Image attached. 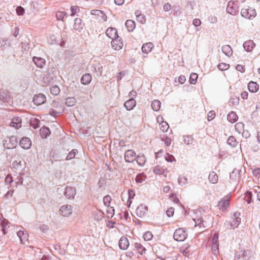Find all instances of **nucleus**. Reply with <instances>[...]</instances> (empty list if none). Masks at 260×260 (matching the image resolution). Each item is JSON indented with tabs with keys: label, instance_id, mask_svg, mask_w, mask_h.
I'll return each mask as SVG.
<instances>
[{
	"label": "nucleus",
	"instance_id": "nucleus-1",
	"mask_svg": "<svg viewBox=\"0 0 260 260\" xmlns=\"http://www.w3.org/2000/svg\"><path fill=\"white\" fill-rule=\"evenodd\" d=\"M241 16L247 19H252L256 16V13L255 9L248 7L242 9L241 11Z\"/></svg>",
	"mask_w": 260,
	"mask_h": 260
},
{
	"label": "nucleus",
	"instance_id": "nucleus-2",
	"mask_svg": "<svg viewBox=\"0 0 260 260\" xmlns=\"http://www.w3.org/2000/svg\"><path fill=\"white\" fill-rule=\"evenodd\" d=\"M240 213L239 212H235L233 214L232 217L233 218V221L230 223L228 222H226L224 223V225L227 226V228L229 227V224H230L231 229H235L237 228L238 225L241 222V218L240 217Z\"/></svg>",
	"mask_w": 260,
	"mask_h": 260
},
{
	"label": "nucleus",
	"instance_id": "nucleus-3",
	"mask_svg": "<svg viewBox=\"0 0 260 260\" xmlns=\"http://www.w3.org/2000/svg\"><path fill=\"white\" fill-rule=\"evenodd\" d=\"M187 234L185 231L182 228H179L175 230L174 234V239L177 241H183L187 237Z\"/></svg>",
	"mask_w": 260,
	"mask_h": 260
},
{
	"label": "nucleus",
	"instance_id": "nucleus-4",
	"mask_svg": "<svg viewBox=\"0 0 260 260\" xmlns=\"http://www.w3.org/2000/svg\"><path fill=\"white\" fill-rule=\"evenodd\" d=\"M17 144L18 140L16 137L12 136L5 139L4 145L7 149H12L15 148Z\"/></svg>",
	"mask_w": 260,
	"mask_h": 260
},
{
	"label": "nucleus",
	"instance_id": "nucleus-5",
	"mask_svg": "<svg viewBox=\"0 0 260 260\" xmlns=\"http://www.w3.org/2000/svg\"><path fill=\"white\" fill-rule=\"evenodd\" d=\"M238 11L237 4L233 1H230L227 5L226 12L230 14L236 15Z\"/></svg>",
	"mask_w": 260,
	"mask_h": 260
},
{
	"label": "nucleus",
	"instance_id": "nucleus-6",
	"mask_svg": "<svg viewBox=\"0 0 260 260\" xmlns=\"http://www.w3.org/2000/svg\"><path fill=\"white\" fill-rule=\"evenodd\" d=\"M230 203V198L229 196H225L218 202L217 206L219 209L224 211L229 206Z\"/></svg>",
	"mask_w": 260,
	"mask_h": 260
},
{
	"label": "nucleus",
	"instance_id": "nucleus-7",
	"mask_svg": "<svg viewBox=\"0 0 260 260\" xmlns=\"http://www.w3.org/2000/svg\"><path fill=\"white\" fill-rule=\"evenodd\" d=\"M136 153L132 149L126 150L124 153V159L128 162H133L136 159Z\"/></svg>",
	"mask_w": 260,
	"mask_h": 260
},
{
	"label": "nucleus",
	"instance_id": "nucleus-8",
	"mask_svg": "<svg viewBox=\"0 0 260 260\" xmlns=\"http://www.w3.org/2000/svg\"><path fill=\"white\" fill-rule=\"evenodd\" d=\"M111 45L112 47L116 50L121 49L123 46V42L121 39L118 36L112 40Z\"/></svg>",
	"mask_w": 260,
	"mask_h": 260
},
{
	"label": "nucleus",
	"instance_id": "nucleus-9",
	"mask_svg": "<svg viewBox=\"0 0 260 260\" xmlns=\"http://www.w3.org/2000/svg\"><path fill=\"white\" fill-rule=\"evenodd\" d=\"M46 98L44 94L42 93L38 94L34 96L33 102L37 106L42 105L46 102Z\"/></svg>",
	"mask_w": 260,
	"mask_h": 260
},
{
	"label": "nucleus",
	"instance_id": "nucleus-10",
	"mask_svg": "<svg viewBox=\"0 0 260 260\" xmlns=\"http://www.w3.org/2000/svg\"><path fill=\"white\" fill-rule=\"evenodd\" d=\"M148 211L147 207L144 204H140L136 209V214L138 216L142 217L144 216Z\"/></svg>",
	"mask_w": 260,
	"mask_h": 260
},
{
	"label": "nucleus",
	"instance_id": "nucleus-11",
	"mask_svg": "<svg viewBox=\"0 0 260 260\" xmlns=\"http://www.w3.org/2000/svg\"><path fill=\"white\" fill-rule=\"evenodd\" d=\"M61 214L64 216L68 217L70 216L72 212V209L71 205H66L62 206L60 208Z\"/></svg>",
	"mask_w": 260,
	"mask_h": 260
},
{
	"label": "nucleus",
	"instance_id": "nucleus-12",
	"mask_svg": "<svg viewBox=\"0 0 260 260\" xmlns=\"http://www.w3.org/2000/svg\"><path fill=\"white\" fill-rule=\"evenodd\" d=\"M90 13L91 15L97 16L99 18L100 20L102 22H105L107 20V16L102 11L100 10H92L91 11Z\"/></svg>",
	"mask_w": 260,
	"mask_h": 260
},
{
	"label": "nucleus",
	"instance_id": "nucleus-13",
	"mask_svg": "<svg viewBox=\"0 0 260 260\" xmlns=\"http://www.w3.org/2000/svg\"><path fill=\"white\" fill-rule=\"evenodd\" d=\"M19 145L22 148L28 149L31 146V142L29 138L23 137L20 140Z\"/></svg>",
	"mask_w": 260,
	"mask_h": 260
},
{
	"label": "nucleus",
	"instance_id": "nucleus-14",
	"mask_svg": "<svg viewBox=\"0 0 260 260\" xmlns=\"http://www.w3.org/2000/svg\"><path fill=\"white\" fill-rule=\"evenodd\" d=\"M76 188L73 187H66L64 194L68 199H73L76 194Z\"/></svg>",
	"mask_w": 260,
	"mask_h": 260
},
{
	"label": "nucleus",
	"instance_id": "nucleus-15",
	"mask_svg": "<svg viewBox=\"0 0 260 260\" xmlns=\"http://www.w3.org/2000/svg\"><path fill=\"white\" fill-rule=\"evenodd\" d=\"M193 220L195 223V226H199L200 228H205V226L204 224L203 217L201 215L198 214L197 212L196 214L195 217L193 218Z\"/></svg>",
	"mask_w": 260,
	"mask_h": 260
},
{
	"label": "nucleus",
	"instance_id": "nucleus-16",
	"mask_svg": "<svg viewBox=\"0 0 260 260\" xmlns=\"http://www.w3.org/2000/svg\"><path fill=\"white\" fill-rule=\"evenodd\" d=\"M17 236L19 238L20 241L22 244H24L27 241L28 239V234L26 231H19L17 233Z\"/></svg>",
	"mask_w": 260,
	"mask_h": 260
},
{
	"label": "nucleus",
	"instance_id": "nucleus-17",
	"mask_svg": "<svg viewBox=\"0 0 260 260\" xmlns=\"http://www.w3.org/2000/svg\"><path fill=\"white\" fill-rule=\"evenodd\" d=\"M129 245V243L126 237L123 236L120 239L119 241V246L121 249H127Z\"/></svg>",
	"mask_w": 260,
	"mask_h": 260
},
{
	"label": "nucleus",
	"instance_id": "nucleus-18",
	"mask_svg": "<svg viewBox=\"0 0 260 260\" xmlns=\"http://www.w3.org/2000/svg\"><path fill=\"white\" fill-rule=\"evenodd\" d=\"M21 119L19 117H14L11 120L10 126L11 127H15L16 128H19L21 127Z\"/></svg>",
	"mask_w": 260,
	"mask_h": 260
},
{
	"label": "nucleus",
	"instance_id": "nucleus-19",
	"mask_svg": "<svg viewBox=\"0 0 260 260\" xmlns=\"http://www.w3.org/2000/svg\"><path fill=\"white\" fill-rule=\"evenodd\" d=\"M255 45L252 40H248L245 41L243 44V47L245 51L247 52H251L252 51L253 48L255 47Z\"/></svg>",
	"mask_w": 260,
	"mask_h": 260
},
{
	"label": "nucleus",
	"instance_id": "nucleus-20",
	"mask_svg": "<svg viewBox=\"0 0 260 260\" xmlns=\"http://www.w3.org/2000/svg\"><path fill=\"white\" fill-rule=\"evenodd\" d=\"M106 33L107 36L112 40L118 36L117 30L115 28H108L107 29Z\"/></svg>",
	"mask_w": 260,
	"mask_h": 260
},
{
	"label": "nucleus",
	"instance_id": "nucleus-21",
	"mask_svg": "<svg viewBox=\"0 0 260 260\" xmlns=\"http://www.w3.org/2000/svg\"><path fill=\"white\" fill-rule=\"evenodd\" d=\"M32 60L38 67L41 68H43L46 63L45 60L41 57L35 56L33 57Z\"/></svg>",
	"mask_w": 260,
	"mask_h": 260
},
{
	"label": "nucleus",
	"instance_id": "nucleus-22",
	"mask_svg": "<svg viewBox=\"0 0 260 260\" xmlns=\"http://www.w3.org/2000/svg\"><path fill=\"white\" fill-rule=\"evenodd\" d=\"M230 177L232 182H237L240 178V171L237 169H234L230 174Z\"/></svg>",
	"mask_w": 260,
	"mask_h": 260
},
{
	"label": "nucleus",
	"instance_id": "nucleus-23",
	"mask_svg": "<svg viewBox=\"0 0 260 260\" xmlns=\"http://www.w3.org/2000/svg\"><path fill=\"white\" fill-rule=\"evenodd\" d=\"M136 106V101L133 98L127 100L124 104V106L127 110H132Z\"/></svg>",
	"mask_w": 260,
	"mask_h": 260
},
{
	"label": "nucleus",
	"instance_id": "nucleus-24",
	"mask_svg": "<svg viewBox=\"0 0 260 260\" xmlns=\"http://www.w3.org/2000/svg\"><path fill=\"white\" fill-rule=\"evenodd\" d=\"M154 47L153 44L152 43H147L143 45L142 47V51L143 53H146L147 54L149 52H150Z\"/></svg>",
	"mask_w": 260,
	"mask_h": 260
},
{
	"label": "nucleus",
	"instance_id": "nucleus-25",
	"mask_svg": "<svg viewBox=\"0 0 260 260\" xmlns=\"http://www.w3.org/2000/svg\"><path fill=\"white\" fill-rule=\"evenodd\" d=\"M83 24L80 18H76L74 20V28L77 31H80L83 28Z\"/></svg>",
	"mask_w": 260,
	"mask_h": 260
},
{
	"label": "nucleus",
	"instance_id": "nucleus-26",
	"mask_svg": "<svg viewBox=\"0 0 260 260\" xmlns=\"http://www.w3.org/2000/svg\"><path fill=\"white\" fill-rule=\"evenodd\" d=\"M258 85L255 82L250 81L248 84V90L252 93L256 92L258 90Z\"/></svg>",
	"mask_w": 260,
	"mask_h": 260
},
{
	"label": "nucleus",
	"instance_id": "nucleus-27",
	"mask_svg": "<svg viewBox=\"0 0 260 260\" xmlns=\"http://www.w3.org/2000/svg\"><path fill=\"white\" fill-rule=\"evenodd\" d=\"M223 53L228 57L231 56L233 54V50L231 47L229 45H224L221 48Z\"/></svg>",
	"mask_w": 260,
	"mask_h": 260
},
{
	"label": "nucleus",
	"instance_id": "nucleus-28",
	"mask_svg": "<svg viewBox=\"0 0 260 260\" xmlns=\"http://www.w3.org/2000/svg\"><path fill=\"white\" fill-rule=\"evenodd\" d=\"M92 79L91 76L89 74L83 75L81 78V82L83 85H88Z\"/></svg>",
	"mask_w": 260,
	"mask_h": 260
},
{
	"label": "nucleus",
	"instance_id": "nucleus-29",
	"mask_svg": "<svg viewBox=\"0 0 260 260\" xmlns=\"http://www.w3.org/2000/svg\"><path fill=\"white\" fill-rule=\"evenodd\" d=\"M40 134L42 138H46L50 135V131L47 127L43 126L40 129Z\"/></svg>",
	"mask_w": 260,
	"mask_h": 260
},
{
	"label": "nucleus",
	"instance_id": "nucleus-30",
	"mask_svg": "<svg viewBox=\"0 0 260 260\" xmlns=\"http://www.w3.org/2000/svg\"><path fill=\"white\" fill-rule=\"evenodd\" d=\"M208 179L210 182L212 184H216L218 182V177L214 172H212L209 174Z\"/></svg>",
	"mask_w": 260,
	"mask_h": 260
},
{
	"label": "nucleus",
	"instance_id": "nucleus-31",
	"mask_svg": "<svg viewBox=\"0 0 260 260\" xmlns=\"http://www.w3.org/2000/svg\"><path fill=\"white\" fill-rule=\"evenodd\" d=\"M125 25L128 31H133L136 26L135 22L132 20H126Z\"/></svg>",
	"mask_w": 260,
	"mask_h": 260
},
{
	"label": "nucleus",
	"instance_id": "nucleus-32",
	"mask_svg": "<svg viewBox=\"0 0 260 260\" xmlns=\"http://www.w3.org/2000/svg\"><path fill=\"white\" fill-rule=\"evenodd\" d=\"M228 120L231 123L235 122L238 119V116L235 112H231L227 116Z\"/></svg>",
	"mask_w": 260,
	"mask_h": 260
},
{
	"label": "nucleus",
	"instance_id": "nucleus-33",
	"mask_svg": "<svg viewBox=\"0 0 260 260\" xmlns=\"http://www.w3.org/2000/svg\"><path fill=\"white\" fill-rule=\"evenodd\" d=\"M136 159L137 164L140 166H143L146 162V158L143 154H139Z\"/></svg>",
	"mask_w": 260,
	"mask_h": 260
},
{
	"label": "nucleus",
	"instance_id": "nucleus-34",
	"mask_svg": "<svg viewBox=\"0 0 260 260\" xmlns=\"http://www.w3.org/2000/svg\"><path fill=\"white\" fill-rule=\"evenodd\" d=\"M76 99L74 97H69L66 99L65 104L68 107H72L76 104Z\"/></svg>",
	"mask_w": 260,
	"mask_h": 260
},
{
	"label": "nucleus",
	"instance_id": "nucleus-35",
	"mask_svg": "<svg viewBox=\"0 0 260 260\" xmlns=\"http://www.w3.org/2000/svg\"><path fill=\"white\" fill-rule=\"evenodd\" d=\"M160 102L157 100H154L151 103V107L155 111H158L160 109Z\"/></svg>",
	"mask_w": 260,
	"mask_h": 260
},
{
	"label": "nucleus",
	"instance_id": "nucleus-36",
	"mask_svg": "<svg viewBox=\"0 0 260 260\" xmlns=\"http://www.w3.org/2000/svg\"><path fill=\"white\" fill-rule=\"evenodd\" d=\"M227 144L232 147H235L237 144V142L235 137L230 136L229 137L227 140Z\"/></svg>",
	"mask_w": 260,
	"mask_h": 260
},
{
	"label": "nucleus",
	"instance_id": "nucleus-37",
	"mask_svg": "<svg viewBox=\"0 0 260 260\" xmlns=\"http://www.w3.org/2000/svg\"><path fill=\"white\" fill-rule=\"evenodd\" d=\"M135 247L138 250V252L141 254H143V253L145 252L146 249L145 248L141 245V244L139 243H135Z\"/></svg>",
	"mask_w": 260,
	"mask_h": 260
},
{
	"label": "nucleus",
	"instance_id": "nucleus-38",
	"mask_svg": "<svg viewBox=\"0 0 260 260\" xmlns=\"http://www.w3.org/2000/svg\"><path fill=\"white\" fill-rule=\"evenodd\" d=\"M50 92L54 95H58L60 92V89L58 86L55 85L52 86L50 88Z\"/></svg>",
	"mask_w": 260,
	"mask_h": 260
},
{
	"label": "nucleus",
	"instance_id": "nucleus-39",
	"mask_svg": "<svg viewBox=\"0 0 260 260\" xmlns=\"http://www.w3.org/2000/svg\"><path fill=\"white\" fill-rule=\"evenodd\" d=\"M67 14L64 11H57L56 13V17L58 20H63L64 17Z\"/></svg>",
	"mask_w": 260,
	"mask_h": 260
},
{
	"label": "nucleus",
	"instance_id": "nucleus-40",
	"mask_svg": "<svg viewBox=\"0 0 260 260\" xmlns=\"http://www.w3.org/2000/svg\"><path fill=\"white\" fill-rule=\"evenodd\" d=\"M160 125V129L163 132H166L169 128V124L166 121H162Z\"/></svg>",
	"mask_w": 260,
	"mask_h": 260
},
{
	"label": "nucleus",
	"instance_id": "nucleus-41",
	"mask_svg": "<svg viewBox=\"0 0 260 260\" xmlns=\"http://www.w3.org/2000/svg\"><path fill=\"white\" fill-rule=\"evenodd\" d=\"M178 182L179 185H184L187 183V179L185 176H180L178 178Z\"/></svg>",
	"mask_w": 260,
	"mask_h": 260
},
{
	"label": "nucleus",
	"instance_id": "nucleus-42",
	"mask_svg": "<svg viewBox=\"0 0 260 260\" xmlns=\"http://www.w3.org/2000/svg\"><path fill=\"white\" fill-rule=\"evenodd\" d=\"M78 150L77 149H73L67 156L66 159L70 160L74 158Z\"/></svg>",
	"mask_w": 260,
	"mask_h": 260
},
{
	"label": "nucleus",
	"instance_id": "nucleus-43",
	"mask_svg": "<svg viewBox=\"0 0 260 260\" xmlns=\"http://www.w3.org/2000/svg\"><path fill=\"white\" fill-rule=\"evenodd\" d=\"M198 76L196 73H191L190 75L189 82L192 84H195Z\"/></svg>",
	"mask_w": 260,
	"mask_h": 260
},
{
	"label": "nucleus",
	"instance_id": "nucleus-44",
	"mask_svg": "<svg viewBox=\"0 0 260 260\" xmlns=\"http://www.w3.org/2000/svg\"><path fill=\"white\" fill-rule=\"evenodd\" d=\"M107 216L108 218H112L114 215V209L113 207H107Z\"/></svg>",
	"mask_w": 260,
	"mask_h": 260
},
{
	"label": "nucleus",
	"instance_id": "nucleus-45",
	"mask_svg": "<svg viewBox=\"0 0 260 260\" xmlns=\"http://www.w3.org/2000/svg\"><path fill=\"white\" fill-rule=\"evenodd\" d=\"M111 201V198L110 196L107 195L103 198V203L107 207H109Z\"/></svg>",
	"mask_w": 260,
	"mask_h": 260
},
{
	"label": "nucleus",
	"instance_id": "nucleus-46",
	"mask_svg": "<svg viewBox=\"0 0 260 260\" xmlns=\"http://www.w3.org/2000/svg\"><path fill=\"white\" fill-rule=\"evenodd\" d=\"M193 138L191 136H184L183 138V141L185 144L187 145H189L190 144H191L193 142Z\"/></svg>",
	"mask_w": 260,
	"mask_h": 260
},
{
	"label": "nucleus",
	"instance_id": "nucleus-47",
	"mask_svg": "<svg viewBox=\"0 0 260 260\" xmlns=\"http://www.w3.org/2000/svg\"><path fill=\"white\" fill-rule=\"evenodd\" d=\"M56 41V37L54 35H50L49 36L47 39V41L49 44H53Z\"/></svg>",
	"mask_w": 260,
	"mask_h": 260
},
{
	"label": "nucleus",
	"instance_id": "nucleus-48",
	"mask_svg": "<svg viewBox=\"0 0 260 260\" xmlns=\"http://www.w3.org/2000/svg\"><path fill=\"white\" fill-rule=\"evenodd\" d=\"M153 235L150 232H147L143 235V238L145 241H149L152 239Z\"/></svg>",
	"mask_w": 260,
	"mask_h": 260
},
{
	"label": "nucleus",
	"instance_id": "nucleus-49",
	"mask_svg": "<svg viewBox=\"0 0 260 260\" xmlns=\"http://www.w3.org/2000/svg\"><path fill=\"white\" fill-rule=\"evenodd\" d=\"M218 69L221 71H224L230 68V65L225 63H220L218 65Z\"/></svg>",
	"mask_w": 260,
	"mask_h": 260
},
{
	"label": "nucleus",
	"instance_id": "nucleus-50",
	"mask_svg": "<svg viewBox=\"0 0 260 260\" xmlns=\"http://www.w3.org/2000/svg\"><path fill=\"white\" fill-rule=\"evenodd\" d=\"M71 10V15L72 16H73L75 15V14L76 13H78L80 9L79 8V7L75 6H72Z\"/></svg>",
	"mask_w": 260,
	"mask_h": 260
},
{
	"label": "nucleus",
	"instance_id": "nucleus-51",
	"mask_svg": "<svg viewBox=\"0 0 260 260\" xmlns=\"http://www.w3.org/2000/svg\"><path fill=\"white\" fill-rule=\"evenodd\" d=\"M181 251L182 253V254L185 256H187L189 255V250L187 246L182 247V248L181 249Z\"/></svg>",
	"mask_w": 260,
	"mask_h": 260
},
{
	"label": "nucleus",
	"instance_id": "nucleus-52",
	"mask_svg": "<svg viewBox=\"0 0 260 260\" xmlns=\"http://www.w3.org/2000/svg\"><path fill=\"white\" fill-rule=\"evenodd\" d=\"M251 254V251L249 250H244L243 253V257L245 260H248Z\"/></svg>",
	"mask_w": 260,
	"mask_h": 260
},
{
	"label": "nucleus",
	"instance_id": "nucleus-53",
	"mask_svg": "<svg viewBox=\"0 0 260 260\" xmlns=\"http://www.w3.org/2000/svg\"><path fill=\"white\" fill-rule=\"evenodd\" d=\"M21 160L19 159L14 160L12 162L13 167L16 169H18L21 166Z\"/></svg>",
	"mask_w": 260,
	"mask_h": 260
},
{
	"label": "nucleus",
	"instance_id": "nucleus-54",
	"mask_svg": "<svg viewBox=\"0 0 260 260\" xmlns=\"http://www.w3.org/2000/svg\"><path fill=\"white\" fill-rule=\"evenodd\" d=\"M136 19L138 22H139L140 23H141L142 24L145 23V21H146V19H145V16L142 15L136 17Z\"/></svg>",
	"mask_w": 260,
	"mask_h": 260
},
{
	"label": "nucleus",
	"instance_id": "nucleus-55",
	"mask_svg": "<svg viewBox=\"0 0 260 260\" xmlns=\"http://www.w3.org/2000/svg\"><path fill=\"white\" fill-rule=\"evenodd\" d=\"M215 116V113L213 111H211L208 113L207 119L208 121H210V120H212L214 118Z\"/></svg>",
	"mask_w": 260,
	"mask_h": 260
},
{
	"label": "nucleus",
	"instance_id": "nucleus-56",
	"mask_svg": "<svg viewBox=\"0 0 260 260\" xmlns=\"http://www.w3.org/2000/svg\"><path fill=\"white\" fill-rule=\"evenodd\" d=\"M94 69L93 70L95 72H99L100 75H102V67L100 66V65L98 66H93L92 67Z\"/></svg>",
	"mask_w": 260,
	"mask_h": 260
},
{
	"label": "nucleus",
	"instance_id": "nucleus-57",
	"mask_svg": "<svg viewBox=\"0 0 260 260\" xmlns=\"http://www.w3.org/2000/svg\"><path fill=\"white\" fill-rule=\"evenodd\" d=\"M165 159L168 162H173L175 160L174 156L169 154H167L165 156Z\"/></svg>",
	"mask_w": 260,
	"mask_h": 260
},
{
	"label": "nucleus",
	"instance_id": "nucleus-58",
	"mask_svg": "<svg viewBox=\"0 0 260 260\" xmlns=\"http://www.w3.org/2000/svg\"><path fill=\"white\" fill-rule=\"evenodd\" d=\"M174 212V209L173 208H169L166 211L167 216L169 217L173 216Z\"/></svg>",
	"mask_w": 260,
	"mask_h": 260
},
{
	"label": "nucleus",
	"instance_id": "nucleus-59",
	"mask_svg": "<svg viewBox=\"0 0 260 260\" xmlns=\"http://www.w3.org/2000/svg\"><path fill=\"white\" fill-rule=\"evenodd\" d=\"M244 124L242 123H237L235 124V129L240 133L241 130L243 128Z\"/></svg>",
	"mask_w": 260,
	"mask_h": 260
},
{
	"label": "nucleus",
	"instance_id": "nucleus-60",
	"mask_svg": "<svg viewBox=\"0 0 260 260\" xmlns=\"http://www.w3.org/2000/svg\"><path fill=\"white\" fill-rule=\"evenodd\" d=\"M162 140L164 141L167 146H170L171 143V139L167 137H163Z\"/></svg>",
	"mask_w": 260,
	"mask_h": 260
},
{
	"label": "nucleus",
	"instance_id": "nucleus-61",
	"mask_svg": "<svg viewBox=\"0 0 260 260\" xmlns=\"http://www.w3.org/2000/svg\"><path fill=\"white\" fill-rule=\"evenodd\" d=\"M5 182L7 184H10L13 182V178L10 174L7 175L5 178Z\"/></svg>",
	"mask_w": 260,
	"mask_h": 260
},
{
	"label": "nucleus",
	"instance_id": "nucleus-62",
	"mask_svg": "<svg viewBox=\"0 0 260 260\" xmlns=\"http://www.w3.org/2000/svg\"><path fill=\"white\" fill-rule=\"evenodd\" d=\"M218 235L217 233H215L214 234L213 239H212V244H218Z\"/></svg>",
	"mask_w": 260,
	"mask_h": 260
},
{
	"label": "nucleus",
	"instance_id": "nucleus-63",
	"mask_svg": "<svg viewBox=\"0 0 260 260\" xmlns=\"http://www.w3.org/2000/svg\"><path fill=\"white\" fill-rule=\"evenodd\" d=\"M192 23L195 26H199L201 24V21L199 19L196 18L193 20Z\"/></svg>",
	"mask_w": 260,
	"mask_h": 260
},
{
	"label": "nucleus",
	"instance_id": "nucleus-64",
	"mask_svg": "<svg viewBox=\"0 0 260 260\" xmlns=\"http://www.w3.org/2000/svg\"><path fill=\"white\" fill-rule=\"evenodd\" d=\"M259 174H260V168H256L252 171V174L253 175V176H254L255 177L259 175Z\"/></svg>",
	"mask_w": 260,
	"mask_h": 260
}]
</instances>
